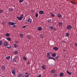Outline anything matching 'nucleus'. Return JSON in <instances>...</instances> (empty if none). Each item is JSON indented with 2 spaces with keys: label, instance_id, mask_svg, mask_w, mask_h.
I'll return each instance as SVG.
<instances>
[{
  "label": "nucleus",
  "instance_id": "obj_1",
  "mask_svg": "<svg viewBox=\"0 0 77 77\" xmlns=\"http://www.w3.org/2000/svg\"><path fill=\"white\" fill-rule=\"evenodd\" d=\"M16 24V23H14V22H8V25L10 26H13V28H15L16 27V25H15Z\"/></svg>",
  "mask_w": 77,
  "mask_h": 77
},
{
  "label": "nucleus",
  "instance_id": "obj_2",
  "mask_svg": "<svg viewBox=\"0 0 77 77\" xmlns=\"http://www.w3.org/2000/svg\"><path fill=\"white\" fill-rule=\"evenodd\" d=\"M26 23H27L28 22L29 23H32V19L30 18H29L26 21Z\"/></svg>",
  "mask_w": 77,
  "mask_h": 77
},
{
  "label": "nucleus",
  "instance_id": "obj_3",
  "mask_svg": "<svg viewBox=\"0 0 77 77\" xmlns=\"http://www.w3.org/2000/svg\"><path fill=\"white\" fill-rule=\"evenodd\" d=\"M15 69H13L12 73L13 75H15Z\"/></svg>",
  "mask_w": 77,
  "mask_h": 77
},
{
  "label": "nucleus",
  "instance_id": "obj_4",
  "mask_svg": "<svg viewBox=\"0 0 77 77\" xmlns=\"http://www.w3.org/2000/svg\"><path fill=\"white\" fill-rule=\"evenodd\" d=\"M4 46H5V47H7V46H8V42H4Z\"/></svg>",
  "mask_w": 77,
  "mask_h": 77
},
{
  "label": "nucleus",
  "instance_id": "obj_5",
  "mask_svg": "<svg viewBox=\"0 0 77 77\" xmlns=\"http://www.w3.org/2000/svg\"><path fill=\"white\" fill-rule=\"evenodd\" d=\"M18 77H24L23 74H18L17 75Z\"/></svg>",
  "mask_w": 77,
  "mask_h": 77
},
{
  "label": "nucleus",
  "instance_id": "obj_6",
  "mask_svg": "<svg viewBox=\"0 0 77 77\" xmlns=\"http://www.w3.org/2000/svg\"><path fill=\"white\" fill-rule=\"evenodd\" d=\"M47 57H48L49 59H50V54L49 53H48L47 54Z\"/></svg>",
  "mask_w": 77,
  "mask_h": 77
},
{
  "label": "nucleus",
  "instance_id": "obj_7",
  "mask_svg": "<svg viewBox=\"0 0 77 77\" xmlns=\"http://www.w3.org/2000/svg\"><path fill=\"white\" fill-rule=\"evenodd\" d=\"M17 19H18V20H19V21H21V20H22V18L21 17H17Z\"/></svg>",
  "mask_w": 77,
  "mask_h": 77
},
{
  "label": "nucleus",
  "instance_id": "obj_8",
  "mask_svg": "<svg viewBox=\"0 0 77 77\" xmlns=\"http://www.w3.org/2000/svg\"><path fill=\"white\" fill-rule=\"evenodd\" d=\"M51 56H52V57H56V54L55 53H53L51 54Z\"/></svg>",
  "mask_w": 77,
  "mask_h": 77
},
{
  "label": "nucleus",
  "instance_id": "obj_9",
  "mask_svg": "<svg viewBox=\"0 0 77 77\" xmlns=\"http://www.w3.org/2000/svg\"><path fill=\"white\" fill-rule=\"evenodd\" d=\"M27 38L28 39H30L32 38V36L30 35H28L27 36Z\"/></svg>",
  "mask_w": 77,
  "mask_h": 77
},
{
  "label": "nucleus",
  "instance_id": "obj_10",
  "mask_svg": "<svg viewBox=\"0 0 77 77\" xmlns=\"http://www.w3.org/2000/svg\"><path fill=\"white\" fill-rule=\"evenodd\" d=\"M2 70H5V69H6V67L4 66H2Z\"/></svg>",
  "mask_w": 77,
  "mask_h": 77
},
{
  "label": "nucleus",
  "instance_id": "obj_11",
  "mask_svg": "<svg viewBox=\"0 0 77 77\" xmlns=\"http://www.w3.org/2000/svg\"><path fill=\"white\" fill-rule=\"evenodd\" d=\"M15 57L16 59L17 60H19V57L18 56H16Z\"/></svg>",
  "mask_w": 77,
  "mask_h": 77
},
{
  "label": "nucleus",
  "instance_id": "obj_12",
  "mask_svg": "<svg viewBox=\"0 0 77 77\" xmlns=\"http://www.w3.org/2000/svg\"><path fill=\"white\" fill-rule=\"evenodd\" d=\"M14 10V9L12 8H10L9 9L8 11H10L11 12H12Z\"/></svg>",
  "mask_w": 77,
  "mask_h": 77
},
{
  "label": "nucleus",
  "instance_id": "obj_13",
  "mask_svg": "<svg viewBox=\"0 0 77 77\" xmlns=\"http://www.w3.org/2000/svg\"><path fill=\"white\" fill-rule=\"evenodd\" d=\"M44 12L42 11H39L40 14H44Z\"/></svg>",
  "mask_w": 77,
  "mask_h": 77
},
{
  "label": "nucleus",
  "instance_id": "obj_14",
  "mask_svg": "<svg viewBox=\"0 0 77 77\" xmlns=\"http://www.w3.org/2000/svg\"><path fill=\"white\" fill-rule=\"evenodd\" d=\"M71 26H68L67 27V29H69V30H70L71 29Z\"/></svg>",
  "mask_w": 77,
  "mask_h": 77
},
{
  "label": "nucleus",
  "instance_id": "obj_15",
  "mask_svg": "<svg viewBox=\"0 0 77 77\" xmlns=\"http://www.w3.org/2000/svg\"><path fill=\"white\" fill-rule=\"evenodd\" d=\"M56 72V71L54 69H52L51 71V73H54Z\"/></svg>",
  "mask_w": 77,
  "mask_h": 77
},
{
  "label": "nucleus",
  "instance_id": "obj_16",
  "mask_svg": "<svg viewBox=\"0 0 77 77\" xmlns=\"http://www.w3.org/2000/svg\"><path fill=\"white\" fill-rule=\"evenodd\" d=\"M66 71L67 73V74H69L70 75H71V74H72V73L69 72L68 70H66Z\"/></svg>",
  "mask_w": 77,
  "mask_h": 77
},
{
  "label": "nucleus",
  "instance_id": "obj_17",
  "mask_svg": "<svg viewBox=\"0 0 77 77\" xmlns=\"http://www.w3.org/2000/svg\"><path fill=\"white\" fill-rule=\"evenodd\" d=\"M42 30V28L41 27H39L38 28V30L41 31Z\"/></svg>",
  "mask_w": 77,
  "mask_h": 77
},
{
  "label": "nucleus",
  "instance_id": "obj_18",
  "mask_svg": "<svg viewBox=\"0 0 77 77\" xmlns=\"http://www.w3.org/2000/svg\"><path fill=\"white\" fill-rule=\"evenodd\" d=\"M10 58H11V57L10 56L6 57V59L7 60H8V59H9Z\"/></svg>",
  "mask_w": 77,
  "mask_h": 77
},
{
  "label": "nucleus",
  "instance_id": "obj_19",
  "mask_svg": "<svg viewBox=\"0 0 77 77\" xmlns=\"http://www.w3.org/2000/svg\"><path fill=\"white\" fill-rule=\"evenodd\" d=\"M59 26H62V23L61 22H60L59 23Z\"/></svg>",
  "mask_w": 77,
  "mask_h": 77
},
{
  "label": "nucleus",
  "instance_id": "obj_20",
  "mask_svg": "<svg viewBox=\"0 0 77 77\" xmlns=\"http://www.w3.org/2000/svg\"><path fill=\"white\" fill-rule=\"evenodd\" d=\"M54 50H57L58 48L57 47H54Z\"/></svg>",
  "mask_w": 77,
  "mask_h": 77
},
{
  "label": "nucleus",
  "instance_id": "obj_21",
  "mask_svg": "<svg viewBox=\"0 0 77 77\" xmlns=\"http://www.w3.org/2000/svg\"><path fill=\"white\" fill-rule=\"evenodd\" d=\"M40 38H42L44 37V35H43V34H41L40 35Z\"/></svg>",
  "mask_w": 77,
  "mask_h": 77
},
{
  "label": "nucleus",
  "instance_id": "obj_22",
  "mask_svg": "<svg viewBox=\"0 0 77 77\" xmlns=\"http://www.w3.org/2000/svg\"><path fill=\"white\" fill-rule=\"evenodd\" d=\"M57 17L58 18H61L62 16L61 15V14H58Z\"/></svg>",
  "mask_w": 77,
  "mask_h": 77
},
{
  "label": "nucleus",
  "instance_id": "obj_23",
  "mask_svg": "<svg viewBox=\"0 0 77 77\" xmlns=\"http://www.w3.org/2000/svg\"><path fill=\"white\" fill-rule=\"evenodd\" d=\"M7 39L8 40V41H10L11 40V38L10 37H8L7 38Z\"/></svg>",
  "mask_w": 77,
  "mask_h": 77
},
{
  "label": "nucleus",
  "instance_id": "obj_24",
  "mask_svg": "<svg viewBox=\"0 0 77 77\" xmlns=\"http://www.w3.org/2000/svg\"><path fill=\"white\" fill-rule=\"evenodd\" d=\"M6 36H7V37H9V36H10V35H9V33H6Z\"/></svg>",
  "mask_w": 77,
  "mask_h": 77
},
{
  "label": "nucleus",
  "instance_id": "obj_25",
  "mask_svg": "<svg viewBox=\"0 0 77 77\" xmlns=\"http://www.w3.org/2000/svg\"><path fill=\"white\" fill-rule=\"evenodd\" d=\"M14 47L15 48H17L18 47V45L14 44Z\"/></svg>",
  "mask_w": 77,
  "mask_h": 77
},
{
  "label": "nucleus",
  "instance_id": "obj_26",
  "mask_svg": "<svg viewBox=\"0 0 77 77\" xmlns=\"http://www.w3.org/2000/svg\"><path fill=\"white\" fill-rule=\"evenodd\" d=\"M20 36L21 37V38H23L24 35H23V34H20Z\"/></svg>",
  "mask_w": 77,
  "mask_h": 77
},
{
  "label": "nucleus",
  "instance_id": "obj_27",
  "mask_svg": "<svg viewBox=\"0 0 77 77\" xmlns=\"http://www.w3.org/2000/svg\"><path fill=\"white\" fill-rule=\"evenodd\" d=\"M60 75L61 77H62L63 75V73L61 72L60 74Z\"/></svg>",
  "mask_w": 77,
  "mask_h": 77
},
{
  "label": "nucleus",
  "instance_id": "obj_28",
  "mask_svg": "<svg viewBox=\"0 0 77 77\" xmlns=\"http://www.w3.org/2000/svg\"><path fill=\"white\" fill-rule=\"evenodd\" d=\"M12 60H13V62H16V61H17V60H16V59H15V58H14Z\"/></svg>",
  "mask_w": 77,
  "mask_h": 77
},
{
  "label": "nucleus",
  "instance_id": "obj_29",
  "mask_svg": "<svg viewBox=\"0 0 77 77\" xmlns=\"http://www.w3.org/2000/svg\"><path fill=\"white\" fill-rule=\"evenodd\" d=\"M50 59H53L54 60L56 61V59H55L53 57H51V58H50Z\"/></svg>",
  "mask_w": 77,
  "mask_h": 77
},
{
  "label": "nucleus",
  "instance_id": "obj_30",
  "mask_svg": "<svg viewBox=\"0 0 77 77\" xmlns=\"http://www.w3.org/2000/svg\"><path fill=\"white\" fill-rule=\"evenodd\" d=\"M51 15L52 17H54L55 16V15L54 14L52 13L51 14Z\"/></svg>",
  "mask_w": 77,
  "mask_h": 77
},
{
  "label": "nucleus",
  "instance_id": "obj_31",
  "mask_svg": "<svg viewBox=\"0 0 77 77\" xmlns=\"http://www.w3.org/2000/svg\"><path fill=\"white\" fill-rule=\"evenodd\" d=\"M57 76V74H55L54 75L53 77H56Z\"/></svg>",
  "mask_w": 77,
  "mask_h": 77
},
{
  "label": "nucleus",
  "instance_id": "obj_32",
  "mask_svg": "<svg viewBox=\"0 0 77 77\" xmlns=\"http://www.w3.org/2000/svg\"><path fill=\"white\" fill-rule=\"evenodd\" d=\"M42 69H45V66L43 65L42 66Z\"/></svg>",
  "mask_w": 77,
  "mask_h": 77
},
{
  "label": "nucleus",
  "instance_id": "obj_33",
  "mask_svg": "<svg viewBox=\"0 0 77 77\" xmlns=\"http://www.w3.org/2000/svg\"><path fill=\"white\" fill-rule=\"evenodd\" d=\"M20 17L23 19L24 18V14H22L20 16Z\"/></svg>",
  "mask_w": 77,
  "mask_h": 77
},
{
  "label": "nucleus",
  "instance_id": "obj_34",
  "mask_svg": "<svg viewBox=\"0 0 77 77\" xmlns=\"http://www.w3.org/2000/svg\"><path fill=\"white\" fill-rule=\"evenodd\" d=\"M38 13H36V14H35V17L36 18H38Z\"/></svg>",
  "mask_w": 77,
  "mask_h": 77
},
{
  "label": "nucleus",
  "instance_id": "obj_35",
  "mask_svg": "<svg viewBox=\"0 0 77 77\" xmlns=\"http://www.w3.org/2000/svg\"><path fill=\"white\" fill-rule=\"evenodd\" d=\"M70 2L72 3V4H73V5H75V3L71 1H70Z\"/></svg>",
  "mask_w": 77,
  "mask_h": 77
},
{
  "label": "nucleus",
  "instance_id": "obj_36",
  "mask_svg": "<svg viewBox=\"0 0 77 77\" xmlns=\"http://www.w3.org/2000/svg\"><path fill=\"white\" fill-rule=\"evenodd\" d=\"M24 0H20L19 1V3H21V2H23Z\"/></svg>",
  "mask_w": 77,
  "mask_h": 77
},
{
  "label": "nucleus",
  "instance_id": "obj_37",
  "mask_svg": "<svg viewBox=\"0 0 77 77\" xmlns=\"http://www.w3.org/2000/svg\"><path fill=\"white\" fill-rule=\"evenodd\" d=\"M23 59H24V60H26L27 58L26 57H23Z\"/></svg>",
  "mask_w": 77,
  "mask_h": 77
},
{
  "label": "nucleus",
  "instance_id": "obj_38",
  "mask_svg": "<svg viewBox=\"0 0 77 77\" xmlns=\"http://www.w3.org/2000/svg\"><path fill=\"white\" fill-rule=\"evenodd\" d=\"M66 35L67 36H69V34L68 33H66Z\"/></svg>",
  "mask_w": 77,
  "mask_h": 77
},
{
  "label": "nucleus",
  "instance_id": "obj_39",
  "mask_svg": "<svg viewBox=\"0 0 77 77\" xmlns=\"http://www.w3.org/2000/svg\"><path fill=\"white\" fill-rule=\"evenodd\" d=\"M3 11L2 10H0V13H3Z\"/></svg>",
  "mask_w": 77,
  "mask_h": 77
},
{
  "label": "nucleus",
  "instance_id": "obj_40",
  "mask_svg": "<svg viewBox=\"0 0 77 77\" xmlns=\"http://www.w3.org/2000/svg\"><path fill=\"white\" fill-rule=\"evenodd\" d=\"M7 48L8 49H9V48H11V46H10L9 47H7Z\"/></svg>",
  "mask_w": 77,
  "mask_h": 77
},
{
  "label": "nucleus",
  "instance_id": "obj_41",
  "mask_svg": "<svg viewBox=\"0 0 77 77\" xmlns=\"http://www.w3.org/2000/svg\"><path fill=\"white\" fill-rule=\"evenodd\" d=\"M29 74H28L27 75H26L25 76L26 77H29Z\"/></svg>",
  "mask_w": 77,
  "mask_h": 77
},
{
  "label": "nucleus",
  "instance_id": "obj_42",
  "mask_svg": "<svg viewBox=\"0 0 77 77\" xmlns=\"http://www.w3.org/2000/svg\"><path fill=\"white\" fill-rule=\"evenodd\" d=\"M27 26L26 25V26H23V29H24V28H25V27H26Z\"/></svg>",
  "mask_w": 77,
  "mask_h": 77
},
{
  "label": "nucleus",
  "instance_id": "obj_43",
  "mask_svg": "<svg viewBox=\"0 0 77 77\" xmlns=\"http://www.w3.org/2000/svg\"><path fill=\"white\" fill-rule=\"evenodd\" d=\"M2 41H0V45H2Z\"/></svg>",
  "mask_w": 77,
  "mask_h": 77
},
{
  "label": "nucleus",
  "instance_id": "obj_44",
  "mask_svg": "<svg viewBox=\"0 0 77 77\" xmlns=\"http://www.w3.org/2000/svg\"><path fill=\"white\" fill-rule=\"evenodd\" d=\"M51 30H53V26H51Z\"/></svg>",
  "mask_w": 77,
  "mask_h": 77
},
{
  "label": "nucleus",
  "instance_id": "obj_45",
  "mask_svg": "<svg viewBox=\"0 0 77 77\" xmlns=\"http://www.w3.org/2000/svg\"><path fill=\"white\" fill-rule=\"evenodd\" d=\"M2 24H3V25H5V22H3L2 23Z\"/></svg>",
  "mask_w": 77,
  "mask_h": 77
},
{
  "label": "nucleus",
  "instance_id": "obj_46",
  "mask_svg": "<svg viewBox=\"0 0 77 77\" xmlns=\"http://www.w3.org/2000/svg\"><path fill=\"white\" fill-rule=\"evenodd\" d=\"M38 77H41V74H40L38 76Z\"/></svg>",
  "mask_w": 77,
  "mask_h": 77
},
{
  "label": "nucleus",
  "instance_id": "obj_47",
  "mask_svg": "<svg viewBox=\"0 0 77 77\" xmlns=\"http://www.w3.org/2000/svg\"><path fill=\"white\" fill-rule=\"evenodd\" d=\"M15 53H16V54H17L18 53V51H15L14 52Z\"/></svg>",
  "mask_w": 77,
  "mask_h": 77
},
{
  "label": "nucleus",
  "instance_id": "obj_48",
  "mask_svg": "<svg viewBox=\"0 0 77 77\" xmlns=\"http://www.w3.org/2000/svg\"><path fill=\"white\" fill-rule=\"evenodd\" d=\"M75 46H76L77 47V43H75Z\"/></svg>",
  "mask_w": 77,
  "mask_h": 77
},
{
  "label": "nucleus",
  "instance_id": "obj_49",
  "mask_svg": "<svg viewBox=\"0 0 77 77\" xmlns=\"http://www.w3.org/2000/svg\"><path fill=\"white\" fill-rule=\"evenodd\" d=\"M63 51H66V50L65 49H63Z\"/></svg>",
  "mask_w": 77,
  "mask_h": 77
},
{
  "label": "nucleus",
  "instance_id": "obj_50",
  "mask_svg": "<svg viewBox=\"0 0 77 77\" xmlns=\"http://www.w3.org/2000/svg\"><path fill=\"white\" fill-rule=\"evenodd\" d=\"M56 58L57 59H58V56H57V57H56Z\"/></svg>",
  "mask_w": 77,
  "mask_h": 77
},
{
  "label": "nucleus",
  "instance_id": "obj_51",
  "mask_svg": "<svg viewBox=\"0 0 77 77\" xmlns=\"http://www.w3.org/2000/svg\"><path fill=\"white\" fill-rule=\"evenodd\" d=\"M28 64H30V62H28L27 63Z\"/></svg>",
  "mask_w": 77,
  "mask_h": 77
},
{
  "label": "nucleus",
  "instance_id": "obj_52",
  "mask_svg": "<svg viewBox=\"0 0 77 77\" xmlns=\"http://www.w3.org/2000/svg\"><path fill=\"white\" fill-rule=\"evenodd\" d=\"M28 73L27 72H26L25 73V74H27Z\"/></svg>",
  "mask_w": 77,
  "mask_h": 77
},
{
  "label": "nucleus",
  "instance_id": "obj_53",
  "mask_svg": "<svg viewBox=\"0 0 77 77\" xmlns=\"http://www.w3.org/2000/svg\"><path fill=\"white\" fill-rule=\"evenodd\" d=\"M16 42V43H18V41Z\"/></svg>",
  "mask_w": 77,
  "mask_h": 77
},
{
  "label": "nucleus",
  "instance_id": "obj_54",
  "mask_svg": "<svg viewBox=\"0 0 77 77\" xmlns=\"http://www.w3.org/2000/svg\"><path fill=\"white\" fill-rule=\"evenodd\" d=\"M48 23H49V22H50V20H48Z\"/></svg>",
  "mask_w": 77,
  "mask_h": 77
},
{
  "label": "nucleus",
  "instance_id": "obj_55",
  "mask_svg": "<svg viewBox=\"0 0 77 77\" xmlns=\"http://www.w3.org/2000/svg\"><path fill=\"white\" fill-rule=\"evenodd\" d=\"M49 28H50L51 29V26H49Z\"/></svg>",
  "mask_w": 77,
  "mask_h": 77
}]
</instances>
